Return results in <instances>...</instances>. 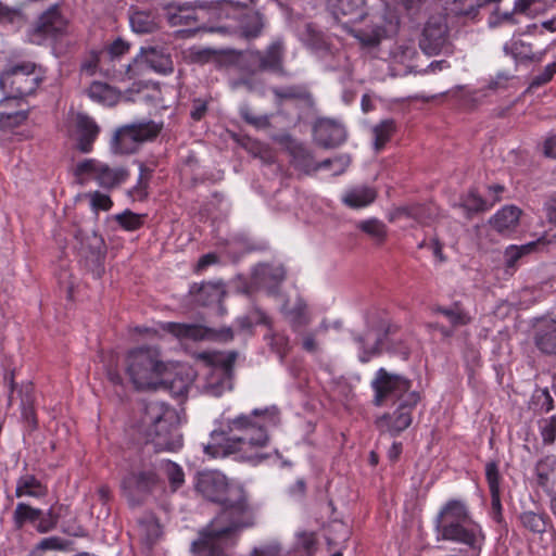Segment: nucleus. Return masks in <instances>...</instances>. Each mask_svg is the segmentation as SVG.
<instances>
[{
	"label": "nucleus",
	"mask_w": 556,
	"mask_h": 556,
	"mask_svg": "<svg viewBox=\"0 0 556 556\" xmlns=\"http://www.w3.org/2000/svg\"><path fill=\"white\" fill-rule=\"evenodd\" d=\"M432 311L443 315L454 328L466 326L471 321L469 314L458 303L450 306L438 305Z\"/></svg>",
	"instance_id": "nucleus-33"
},
{
	"label": "nucleus",
	"mask_w": 556,
	"mask_h": 556,
	"mask_svg": "<svg viewBox=\"0 0 556 556\" xmlns=\"http://www.w3.org/2000/svg\"><path fill=\"white\" fill-rule=\"evenodd\" d=\"M288 317L294 330L307 326L311 321L308 315L306 314L305 306L302 304H299L294 311L289 312Z\"/></svg>",
	"instance_id": "nucleus-57"
},
{
	"label": "nucleus",
	"mask_w": 556,
	"mask_h": 556,
	"mask_svg": "<svg viewBox=\"0 0 556 556\" xmlns=\"http://www.w3.org/2000/svg\"><path fill=\"white\" fill-rule=\"evenodd\" d=\"M116 220L121 227L127 231H135L143 225L144 215L136 214L131 211H125L116 215Z\"/></svg>",
	"instance_id": "nucleus-48"
},
{
	"label": "nucleus",
	"mask_w": 556,
	"mask_h": 556,
	"mask_svg": "<svg viewBox=\"0 0 556 556\" xmlns=\"http://www.w3.org/2000/svg\"><path fill=\"white\" fill-rule=\"evenodd\" d=\"M357 227L376 240H383L387 235L386 225L376 218L363 220Z\"/></svg>",
	"instance_id": "nucleus-50"
},
{
	"label": "nucleus",
	"mask_w": 556,
	"mask_h": 556,
	"mask_svg": "<svg viewBox=\"0 0 556 556\" xmlns=\"http://www.w3.org/2000/svg\"><path fill=\"white\" fill-rule=\"evenodd\" d=\"M18 395L21 399L20 409L21 417L24 422L31 429L37 427V417L35 412V393L31 383L21 386L18 389Z\"/></svg>",
	"instance_id": "nucleus-25"
},
{
	"label": "nucleus",
	"mask_w": 556,
	"mask_h": 556,
	"mask_svg": "<svg viewBox=\"0 0 556 556\" xmlns=\"http://www.w3.org/2000/svg\"><path fill=\"white\" fill-rule=\"evenodd\" d=\"M556 74V63L547 64L544 70L535 75L530 84V88H538L547 84Z\"/></svg>",
	"instance_id": "nucleus-59"
},
{
	"label": "nucleus",
	"mask_w": 556,
	"mask_h": 556,
	"mask_svg": "<svg viewBox=\"0 0 556 556\" xmlns=\"http://www.w3.org/2000/svg\"><path fill=\"white\" fill-rule=\"evenodd\" d=\"M159 483L152 468L132 470L122 480V492L130 506L141 505Z\"/></svg>",
	"instance_id": "nucleus-10"
},
{
	"label": "nucleus",
	"mask_w": 556,
	"mask_h": 556,
	"mask_svg": "<svg viewBox=\"0 0 556 556\" xmlns=\"http://www.w3.org/2000/svg\"><path fill=\"white\" fill-rule=\"evenodd\" d=\"M539 429L545 444H552L556 440V416L539 420Z\"/></svg>",
	"instance_id": "nucleus-53"
},
{
	"label": "nucleus",
	"mask_w": 556,
	"mask_h": 556,
	"mask_svg": "<svg viewBox=\"0 0 556 556\" xmlns=\"http://www.w3.org/2000/svg\"><path fill=\"white\" fill-rule=\"evenodd\" d=\"M240 115L248 124L258 129L267 128L269 126V118L267 115H256L248 106H242L240 109Z\"/></svg>",
	"instance_id": "nucleus-54"
},
{
	"label": "nucleus",
	"mask_w": 556,
	"mask_h": 556,
	"mask_svg": "<svg viewBox=\"0 0 556 556\" xmlns=\"http://www.w3.org/2000/svg\"><path fill=\"white\" fill-rule=\"evenodd\" d=\"M192 381V372L184 367L175 369V376L173 379L167 377V370L159 378V382L167 384L168 389L175 396L186 395L189 392Z\"/></svg>",
	"instance_id": "nucleus-23"
},
{
	"label": "nucleus",
	"mask_w": 556,
	"mask_h": 556,
	"mask_svg": "<svg viewBox=\"0 0 556 556\" xmlns=\"http://www.w3.org/2000/svg\"><path fill=\"white\" fill-rule=\"evenodd\" d=\"M285 43L280 38L275 39L264 52H261V61L265 72L283 73Z\"/></svg>",
	"instance_id": "nucleus-20"
},
{
	"label": "nucleus",
	"mask_w": 556,
	"mask_h": 556,
	"mask_svg": "<svg viewBox=\"0 0 556 556\" xmlns=\"http://www.w3.org/2000/svg\"><path fill=\"white\" fill-rule=\"evenodd\" d=\"M75 176L80 184L96 181L103 189H113L123 184L128 172L122 166H110L96 159H86L75 167Z\"/></svg>",
	"instance_id": "nucleus-8"
},
{
	"label": "nucleus",
	"mask_w": 556,
	"mask_h": 556,
	"mask_svg": "<svg viewBox=\"0 0 556 556\" xmlns=\"http://www.w3.org/2000/svg\"><path fill=\"white\" fill-rule=\"evenodd\" d=\"M498 200L500 199L495 197L493 202L489 205L476 191L471 190L463 198L462 207L466 211L467 217H470L472 214L488 211L490 206Z\"/></svg>",
	"instance_id": "nucleus-39"
},
{
	"label": "nucleus",
	"mask_w": 556,
	"mask_h": 556,
	"mask_svg": "<svg viewBox=\"0 0 556 556\" xmlns=\"http://www.w3.org/2000/svg\"><path fill=\"white\" fill-rule=\"evenodd\" d=\"M264 28V20L263 16L258 12H251L244 15L241 22V33L248 38H256L262 33Z\"/></svg>",
	"instance_id": "nucleus-40"
},
{
	"label": "nucleus",
	"mask_w": 556,
	"mask_h": 556,
	"mask_svg": "<svg viewBox=\"0 0 556 556\" xmlns=\"http://www.w3.org/2000/svg\"><path fill=\"white\" fill-rule=\"evenodd\" d=\"M66 28V22L56 8L46 11L38 20L36 31L45 37L55 38L63 34Z\"/></svg>",
	"instance_id": "nucleus-19"
},
{
	"label": "nucleus",
	"mask_w": 556,
	"mask_h": 556,
	"mask_svg": "<svg viewBox=\"0 0 556 556\" xmlns=\"http://www.w3.org/2000/svg\"><path fill=\"white\" fill-rule=\"evenodd\" d=\"M416 55V49L412 43H395L390 50V58L393 63L407 64Z\"/></svg>",
	"instance_id": "nucleus-45"
},
{
	"label": "nucleus",
	"mask_w": 556,
	"mask_h": 556,
	"mask_svg": "<svg viewBox=\"0 0 556 556\" xmlns=\"http://www.w3.org/2000/svg\"><path fill=\"white\" fill-rule=\"evenodd\" d=\"M535 248V243H527L523 245H510L505 250L504 258L507 267H514L518 260L523 255L529 254Z\"/></svg>",
	"instance_id": "nucleus-46"
},
{
	"label": "nucleus",
	"mask_w": 556,
	"mask_h": 556,
	"mask_svg": "<svg viewBox=\"0 0 556 556\" xmlns=\"http://www.w3.org/2000/svg\"><path fill=\"white\" fill-rule=\"evenodd\" d=\"M131 29L138 34L153 31L157 27L155 16L148 11H134L129 16Z\"/></svg>",
	"instance_id": "nucleus-35"
},
{
	"label": "nucleus",
	"mask_w": 556,
	"mask_h": 556,
	"mask_svg": "<svg viewBox=\"0 0 556 556\" xmlns=\"http://www.w3.org/2000/svg\"><path fill=\"white\" fill-rule=\"evenodd\" d=\"M315 139L324 148H334L346 139V131L342 124L330 119L320 118L315 127Z\"/></svg>",
	"instance_id": "nucleus-16"
},
{
	"label": "nucleus",
	"mask_w": 556,
	"mask_h": 556,
	"mask_svg": "<svg viewBox=\"0 0 556 556\" xmlns=\"http://www.w3.org/2000/svg\"><path fill=\"white\" fill-rule=\"evenodd\" d=\"M534 400L535 404L540 405V408L546 413L554 408V401L546 389L539 390L534 395Z\"/></svg>",
	"instance_id": "nucleus-63"
},
{
	"label": "nucleus",
	"mask_w": 556,
	"mask_h": 556,
	"mask_svg": "<svg viewBox=\"0 0 556 556\" xmlns=\"http://www.w3.org/2000/svg\"><path fill=\"white\" fill-rule=\"evenodd\" d=\"M318 333L315 330L308 331L302 337V348L308 353H317L319 351V343L317 341Z\"/></svg>",
	"instance_id": "nucleus-61"
},
{
	"label": "nucleus",
	"mask_w": 556,
	"mask_h": 556,
	"mask_svg": "<svg viewBox=\"0 0 556 556\" xmlns=\"http://www.w3.org/2000/svg\"><path fill=\"white\" fill-rule=\"evenodd\" d=\"M535 344L544 353L556 354V316L540 320L536 327Z\"/></svg>",
	"instance_id": "nucleus-17"
},
{
	"label": "nucleus",
	"mask_w": 556,
	"mask_h": 556,
	"mask_svg": "<svg viewBox=\"0 0 556 556\" xmlns=\"http://www.w3.org/2000/svg\"><path fill=\"white\" fill-rule=\"evenodd\" d=\"M445 9L455 15L475 17L480 9L502 0H443Z\"/></svg>",
	"instance_id": "nucleus-26"
},
{
	"label": "nucleus",
	"mask_w": 556,
	"mask_h": 556,
	"mask_svg": "<svg viewBox=\"0 0 556 556\" xmlns=\"http://www.w3.org/2000/svg\"><path fill=\"white\" fill-rule=\"evenodd\" d=\"M299 36L303 43L312 50L328 49L327 36L313 23H305L299 30Z\"/></svg>",
	"instance_id": "nucleus-30"
},
{
	"label": "nucleus",
	"mask_w": 556,
	"mask_h": 556,
	"mask_svg": "<svg viewBox=\"0 0 556 556\" xmlns=\"http://www.w3.org/2000/svg\"><path fill=\"white\" fill-rule=\"evenodd\" d=\"M42 511L25 503H18L13 513V523L15 529H22L26 522H35L40 519Z\"/></svg>",
	"instance_id": "nucleus-36"
},
{
	"label": "nucleus",
	"mask_w": 556,
	"mask_h": 556,
	"mask_svg": "<svg viewBox=\"0 0 556 556\" xmlns=\"http://www.w3.org/2000/svg\"><path fill=\"white\" fill-rule=\"evenodd\" d=\"M377 198L374 188L367 186H357L348 190L343 197V203L351 208H362L371 204Z\"/></svg>",
	"instance_id": "nucleus-27"
},
{
	"label": "nucleus",
	"mask_w": 556,
	"mask_h": 556,
	"mask_svg": "<svg viewBox=\"0 0 556 556\" xmlns=\"http://www.w3.org/2000/svg\"><path fill=\"white\" fill-rule=\"evenodd\" d=\"M298 544L302 548L301 556H313V547L315 545V539L312 533L300 534Z\"/></svg>",
	"instance_id": "nucleus-64"
},
{
	"label": "nucleus",
	"mask_w": 556,
	"mask_h": 556,
	"mask_svg": "<svg viewBox=\"0 0 556 556\" xmlns=\"http://www.w3.org/2000/svg\"><path fill=\"white\" fill-rule=\"evenodd\" d=\"M138 530L141 540L148 545H152L161 534L160 525L152 517L140 521Z\"/></svg>",
	"instance_id": "nucleus-44"
},
{
	"label": "nucleus",
	"mask_w": 556,
	"mask_h": 556,
	"mask_svg": "<svg viewBox=\"0 0 556 556\" xmlns=\"http://www.w3.org/2000/svg\"><path fill=\"white\" fill-rule=\"evenodd\" d=\"M168 370L157 350L139 348L128 352L126 371L137 389H148L159 382V378Z\"/></svg>",
	"instance_id": "nucleus-6"
},
{
	"label": "nucleus",
	"mask_w": 556,
	"mask_h": 556,
	"mask_svg": "<svg viewBox=\"0 0 556 556\" xmlns=\"http://www.w3.org/2000/svg\"><path fill=\"white\" fill-rule=\"evenodd\" d=\"M394 216L396 218H412L418 224H426L431 218L432 212L425 205L414 204L396 208Z\"/></svg>",
	"instance_id": "nucleus-38"
},
{
	"label": "nucleus",
	"mask_w": 556,
	"mask_h": 556,
	"mask_svg": "<svg viewBox=\"0 0 556 556\" xmlns=\"http://www.w3.org/2000/svg\"><path fill=\"white\" fill-rule=\"evenodd\" d=\"M162 329L180 340H217L226 342L232 339L230 328L215 330L195 324L165 323L162 325Z\"/></svg>",
	"instance_id": "nucleus-12"
},
{
	"label": "nucleus",
	"mask_w": 556,
	"mask_h": 556,
	"mask_svg": "<svg viewBox=\"0 0 556 556\" xmlns=\"http://www.w3.org/2000/svg\"><path fill=\"white\" fill-rule=\"evenodd\" d=\"M112 204L110 197L104 193L96 191L91 194V205L94 210L108 211Z\"/></svg>",
	"instance_id": "nucleus-62"
},
{
	"label": "nucleus",
	"mask_w": 556,
	"mask_h": 556,
	"mask_svg": "<svg viewBox=\"0 0 556 556\" xmlns=\"http://www.w3.org/2000/svg\"><path fill=\"white\" fill-rule=\"evenodd\" d=\"M68 542L60 536L43 538L36 546L37 551H64Z\"/></svg>",
	"instance_id": "nucleus-58"
},
{
	"label": "nucleus",
	"mask_w": 556,
	"mask_h": 556,
	"mask_svg": "<svg viewBox=\"0 0 556 556\" xmlns=\"http://www.w3.org/2000/svg\"><path fill=\"white\" fill-rule=\"evenodd\" d=\"M195 490L204 498L222 506L220 513L200 532L192 543L197 556H220L227 540L233 532L254 522V511L249 505L243 489L231 483L218 470L198 472Z\"/></svg>",
	"instance_id": "nucleus-1"
},
{
	"label": "nucleus",
	"mask_w": 556,
	"mask_h": 556,
	"mask_svg": "<svg viewBox=\"0 0 556 556\" xmlns=\"http://www.w3.org/2000/svg\"><path fill=\"white\" fill-rule=\"evenodd\" d=\"M370 386L374 390L375 406H384L389 402L396 403L393 413H384L376 418V427L391 437L399 435L412 425L413 410L420 401V394L410 390L412 383L408 379L390 374L384 368L377 370Z\"/></svg>",
	"instance_id": "nucleus-3"
},
{
	"label": "nucleus",
	"mask_w": 556,
	"mask_h": 556,
	"mask_svg": "<svg viewBox=\"0 0 556 556\" xmlns=\"http://www.w3.org/2000/svg\"><path fill=\"white\" fill-rule=\"evenodd\" d=\"M485 478L489 484L490 493L500 492L501 475L496 462L485 464Z\"/></svg>",
	"instance_id": "nucleus-56"
},
{
	"label": "nucleus",
	"mask_w": 556,
	"mask_h": 556,
	"mask_svg": "<svg viewBox=\"0 0 556 556\" xmlns=\"http://www.w3.org/2000/svg\"><path fill=\"white\" fill-rule=\"evenodd\" d=\"M159 132L160 127L151 121L126 125L114 132L110 147L115 154H130L136 152L142 142L155 138Z\"/></svg>",
	"instance_id": "nucleus-9"
},
{
	"label": "nucleus",
	"mask_w": 556,
	"mask_h": 556,
	"mask_svg": "<svg viewBox=\"0 0 556 556\" xmlns=\"http://www.w3.org/2000/svg\"><path fill=\"white\" fill-rule=\"evenodd\" d=\"M90 99L99 103L111 105L115 101V93L113 89L103 83H92L87 90Z\"/></svg>",
	"instance_id": "nucleus-42"
},
{
	"label": "nucleus",
	"mask_w": 556,
	"mask_h": 556,
	"mask_svg": "<svg viewBox=\"0 0 556 556\" xmlns=\"http://www.w3.org/2000/svg\"><path fill=\"white\" fill-rule=\"evenodd\" d=\"M164 470L174 490L178 489L185 481L182 469L173 462L164 464Z\"/></svg>",
	"instance_id": "nucleus-55"
},
{
	"label": "nucleus",
	"mask_w": 556,
	"mask_h": 556,
	"mask_svg": "<svg viewBox=\"0 0 556 556\" xmlns=\"http://www.w3.org/2000/svg\"><path fill=\"white\" fill-rule=\"evenodd\" d=\"M28 111L22 99L5 96L0 100V130H12L26 122Z\"/></svg>",
	"instance_id": "nucleus-14"
},
{
	"label": "nucleus",
	"mask_w": 556,
	"mask_h": 556,
	"mask_svg": "<svg viewBox=\"0 0 556 556\" xmlns=\"http://www.w3.org/2000/svg\"><path fill=\"white\" fill-rule=\"evenodd\" d=\"M521 211L514 206H505L491 219V224L498 232L510 231L518 225Z\"/></svg>",
	"instance_id": "nucleus-31"
},
{
	"label": "nucleus",
	"mask_w": 556,
	"mask_h": 556,
	"mask_svg": "<svg viewBox=\"0 0 556 556\" xmlns=\"http://www.w3.org/2000/svg\"><path fill=\"white\" fill-rule=\"evenodd\" d=\"M513 49L515 56L520 61L541 62L544 54L543 52H533L531 46L522 41L515 42Z\"/></svg>",
	"instance_id": "nucleus-52"
},
{
	"label": "nucleus",
	"mask_w": 556,
	"mask_h": 556,
	"mask_svg": "<svg viewBox=\"0 0 556 556\" xmlns=\"http://www.w3.org/2000/svg\"><path fill=\"white\" fill-rule=\"evenodd\" d=\"M352 35L358 40V42L365 48L377 47L383 35L384 29L381 26H366L358 29H353Z\"/></svg>",
	"instance_id": "nucleus-34"
},
{
	"label": "nucleus",
	"mask_w": 556,
	"mask_h": 556,
	"mask_svg": "<svg viewBox=\"0 0 556 556\" xmlns=\"http://www.w3.org/2000/svg\"><path fill=\"white\" fill-rule=\"evenodd\" d=\"M237 354L235 352H202L198 358L203 361L207 366L213 367L215 370L220 371L223 377H228L236 361Z\"/></svg>",
	"instance_id": "nucleus-24"
},
{
	"label": "nucleus",
	"mask_w": 556,
	"mask_h": 556,
	"mask_svg": "<svg viewBox=\"0 0 556 556\" xmlns=\"http://www.w3.org/2000/svg\"><path fill=\"white\" fill-rule=\"evenodd\" d=\"M47 493V486L34 475L25 473L21 476L16 481V497L29 496L40 498L46 496Z\"/></svg>",
	"instance_id": "nucleus-28"
},
{
	"label": "nucleus",
	"mask_w": 556,
	"mask_h": 556,
	"mask_svg": "<svg viewBox=\"0 0 556 556\" xmlns=\"http://www.w3.org/2000/svg\"><path fill=\"white\" fill-rule=\"evenodd\" d=\"M255 275L260 282H265L268 279L274 283H279L285 279L286 271L282 266L262 265L256 269Z\"/></svg>",
	"instance_id": "nucleus-47"
},
{
	"label": "nucleus",
	"mask_w": 556,
	"mask_h": 556,
	"mask_svg": "<svg viewBox=\"0 0 556 556\" xmlns=\"http://www.w3.org/2000/svg\"><path fill=\"white\" fill-rule=\"evenodd\" d=\"M41 80L42 72L35 63L21 62L0 75V89L4 94L22 99L31 94Z\"/></svg>",
	"instance_id": "nucleus-7"
},
{
	"label": "nucleus",
	"mask_w": 556,
	"mask_h": 556,
	"mask_svg": "<svg viewBox=\"0 0 556 556\" xmlns=\"http://www.w3.org/2000/svg\"><path fill=\"white\" fill-rule=\"evenodd\" d=\"M539 482L556 495V456L543 458L536 466Z\"/></svg>",
	"instance_id": "nucleus-32"
},
{
	"label": "nucleus",
	"mask_w": 556,
	"mask_h": 556,
	"mask_svg": "<svg viewBox=\"0 0 556 556\" xmlns=\"http://www.w3.org/2000/svg\"><path fill=\"white\" fill-rule=\"evenodd\" d=\"M328 8L337 20L349 17L350 21H356L365 14V0H328Z\"/></svg>",
	"instance_id": "nucleus-21"
},
{
	"label": "nucleus",
	"mask_w": 556,
	"mask_h": 556,
	"mask_svg": "<svg viewBox=\"0 0 556 556\" xmlns=\"http://www.w3.org/2000/svg\"><path fill=\"white\" fill-rule=\"evenodd\" d=\"M62 510H67L65 505H53L47 511L45 517H40L37 530L40 533H46L54 529L60 519H62Z\"/></svg>",
	"instance_id": "nucleus-43"
},
{
	"label": "nucleus",
	"mask_w": 556,
	"mask_h": 556,
	"mask_svg": "<svg viewBox=\"0 0 556 556\" xmlns=\"http://www.w3.org/2000/svg\"><path fill=\"white\" fill-rule=\"evenodd\" d=\"M176 421V413L169 406L162 402H149L144 407L139 431L157 451H177L182 445V438Z\"/></svg>",
	"instance_id": "nucleus-5"
},
{
	"label": "nucleus",
	"mask_w": 556,
	"mask_h": 556,
	"mask_svg": "<svg viewBox=\"0 0 556 556\" xmlns=\"http://www.w3.org/2000/svg\"><path fill=\"white\" fill-rule=\"evenodd\" d=\"M205 7L199 4L198 8H192L187 4L170 3L167 7V18L170 25H191L194 22L203 18Z\"/></svg>",
	"instance_id": "nucleus-18"
},
{
	"label": "nucleus",
	"mask_w": 556,
	"mask_h": 556,
	"mask_svg": "<svg viewBox=\"0 0 556 556\" xmlns=\"http://www.w3.org/2000/svg\"><path fill=\"white\" fill-rule=\"evenodd\" d=\"M276 408L254 409L227 420V430L212 432L204 452L212 458L233 456L238 460L258 464L265 459L261 448L269 441L268 429L278 424Z\"/></svg>",
	"instance_id": "nucleus-2"
},
{
	"label": "nucleus",
	"mask_w": 556,
	"mask_h": 556,
	"mask_svg": "<svg viewBox=\"0 0 556 556\" xmlns=\"http://www.w3.org/2000/svg\"><path fill=\"white\" fill-rule=\"evenodd\" d=\"M139 169L140 174L138 177V182L134 190L138 195H143L147 193V188L151 178V170L141 163L139 164Z\"/></svg>",
	"instance_id": "nucleus-60"
},
{
	"label": "nucleus",
	"mask_w": 556,
	"mask_h": 556,
	"mask_svg": "<svg viewBox=\"0 0 556 556\" xmlns=\"http://www.w3.org/2000/svg\"><path fill=\"white\" fill-rule=\"evenodd\" d=\"M238 65L243 73L254 75L265 72L261 61V51L250 50L242 53L238 60Z\"/></svg>",
	"instance_id": "nucleus-41"
},
{
	"label": "nucleus",
	"mask_w": 556,
	"mask_h": 556,
	"mask_svg": "<svg viewBox=\"0 0 556 556\" xmlns=\"http://www.w3.org/2000/svg\"><path fill=\"white\" fill-rule=\"evenodd\" d=\"M435 529L443 540L465 544L469 551L482 549L484 534L462 501L451 500L441 508L435 518Z\"/></svg>",
	"instance_id": "nucleus-4"
},
{
	"label": "nucleus",
	"mask_w": 556,
	"mask_h": 556,
	"mask_svg": "<svg viewBox=\"0 0 556 556\" xmlns=\"http://www.w3.org/2000/svg\"><path fill=\"white\" fill-rule=\"evenodd\" d=\"M130 43L123 40L122 38L115 39L108 48L101 52L104 60L110 59L111 61L118 60L121 56L129 52Z\"/></svg>",
	"instance_id": "nucleus-51"
},
{
	"label": "nucleus",
	"mask_w": 556,
	"mask_h": 556,
	"mask_svg": "<svg viewBox=\"0 0 556 556\" xmlns=\"http://www.w3.org/2000/svg\"><path fill=\"white\" fill-rule=\"evenodd\" d=\"M142 60L148 67L160 74H167L173 72V62L168 54L155 48H141L139 54L134 58L132 62L126 66L125 76L129 79L134 78L136 73L134 66Z\"/></svg>",
	"instance_id": "nucleus-13"
},
{
	"label": "nucleus",
	"mask_w": 556,
	"mask_h": 556,
	"mask_svg": "<svg viewBox=\"0 0 556 556\" xmlns=\"http://www.w3.org/2000/svg\"><path fill=\"white\" fill-rule=\"evenodd\" d=\"M395 131V122L391 118L383 119L372 128L374 148L380 151L391 139Z\"/></svg>",
	"instance_id": "nucleus-37"
},
{
	"label": "nucleus",
	"mask_w": 556,
	"mask_h": 556,
	"mask_svg": "<svg viewBox=\"0 0 556 556\" xmlns=\"http://www.w3.org/2000/svg\"><path fill=\"white\" fill-rule=\"evenodd\" d=\"M190 293L194 295V301L200 305L219 304L225 295V289L222 283H202L192 286Z\"/></svg>",
	"instance_id": "nucleus-22"
},
{
	"label": "nucleus",
	"mask_w": 556,
	"mask_h": 556,
	"mask_svg": "<svg viewBox=\"0 0 556 556\" xmlns=\"http://www.w3.org/2000/svg\"><path fill=\"white\" fill-rule=\"evenodd\" d=\"M522 526L533 533H542L545 531V520L542 515L533 511H525L519 517Z\"/></svg>",
	"instance_id": "nucleus-49"
},
{
	"label": "nucleus",
	"mask_w": 556,
	"mask_h": 556,
	"mask_svg": "<svg viewBox=\"0 0 556 556\" xmlns=\"http://www.w3.org/2000/svg\"><path fill=\"white\" fill-rule=\"evenodd\" d=\"M354 341L358 346L361 362L367 363L371 357L379 354L380 333L367 330L363 336H355Z\"/></svg>",
	"instance_id": "nucleus-29"
},
{
	"label": "nucleus",
	"mask_w": 556,
	"mask_h": 556,
	"mask_svg": "<svg viewBox=\"0 0 556 556\" xmlns=\"http://www.w3.org/2000/svg\"><path fill=\"white\" fill-rule=\"evenodd\" d=\"M100 127L96 121L87 114L78 113L75 117V140L76 148L83 153H89L98 135Z\"/></svg>",
	"instance_id": "nucleus-15"
},
{
	"label": "nucleus",
	"mask_w": 556,
	"mask_h": 556,
	"mask_svg": "<svg viewBox=\"0 0 556 556\" xmlns=\"http://www.w3.org/2000/svg\"><path fill=\"white\" fill-rule=\"evenodd\" d=\"M419 47L430 56L452 52L445 16H431L427 21L419 39Z\"/></svg>",
	"instance_id": "nucleus-11"
}]
</instances>
